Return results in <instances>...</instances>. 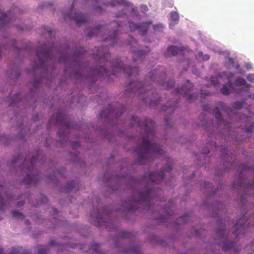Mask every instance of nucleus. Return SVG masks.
I'll use <instances>...</instances> for the list:
<instances>
[{"label":"nucleus","mask_w":254,"mask_h":254,"mask_svg":"<svg viewBox=\"0 0 254 254\" xmlns=\"http://www.w3.org/2000/svg\"><path fill=\"white\" fill-rule=\"evenodd\" d=\"M24 203H25V202L23 201H19L17 202V206L18 207H20V206L23 205Z\"/></svg>","instance_id":"bf43d9fd"},{"label":"nucleus","mask_w":254,"mask_h":254,"mask_svg":"<svg viewBox=\"0 0 254 254\" xmlns=\"http://www.w3.org/2000/svg\"><path fill=\"white\" fill-rule=\"evenodd\" d=\"M163 27V25H161V24H158V25H154V26H153V28H154V29L155 30H156L158 28H160H160H162Z\"/></svg>","instance_id":"6e6d98bb"},{"label":"nucleus","mask_w":254,"mask_h":254,"mask_svg":"<svg viewBox=\"0 0 254 254\" xmlns=\"http://www.w3.org/2000/svg\"><path fill=\"white\" fill-rule=\"evenodd\" d=\"M243 105V102H236L233 103V107L236 110H240L242 108Z\"/></svg>","instance_id":"72a5a7b5"},{"label":"nucleus","mask_w":254,"mask_h":254,"mask_svg":"<svg viewBox=\"0 0 254 254\" xmlns=\"http://www.w3.org/2000/svg\"><path fill=\"white\" fill-rule=\"evenodd\" d=\"M21 247L13 248L11 252L8 254H29V251L21 252Z\"/></svg>","instance_id":"bb28decb"},{"label":"nucleus","mask_w":254,"mask_h":254,"mask_svg":"<svg viewBox=\"0 0 254 254\" xmlns=\"http://www.w3.org/2000/svg\"><path fill=\"white\" fill-rule=\"evenodd\" d=\"M235 84L236 86H245L244 90L247 92H249V88L251 87V85L247 83L245 79L241 77L236 78Z\"/></svg>","instance_id":"412c9836"},{"label":"nucleus","mask_w":254,"mask_h":254,"mask_svg":"<svg viewBox=\"0 0 254 254\" xmlns=\"http://www.w3.org/2000/svg\"><path fill=\"white\" fill-rule=\"evenodd\" d=\"M164 75V73H159L158 70L155 69L149 72V80L163 87L166 89L172 88L174 86V81L171 80L166 83H164L162 80V77Z\"/></svg>","instance_id":"6e6552de"},{"label":"nucleus","mask_w":254,"mask_h":254,"mask_svg":"<svg viewBox=\"0 0 254 254\" xmlns=\"http://www.w3.org/2000/svg\"><path fill=\"white\" fill-rule=\"evenodd\" d=\"M167 164L162 171L159 172H149L144 175L143 180L147 185L154 186L155 184H159L164 179V172H170L172 169V160L167 159Z\"/></svg>","instance_id":"423d86ee"},{"label":"nucleus","mask_w":254,"mask_h":254,"mask_svg":"<svg viewBox=\"0 0 254 254\" xmlns=\"http://www.w3.org/2000/svg\"><path fill=\"white\" fill-rule=\"evenodd\" d=\"M20 156H18L11 161V165H14L19 159Z\"/></svg>","instance_id":"864d4df0"},{"label":"nucleus","mask_w":254,"mask_h":254,"mask_svg":"<svg viewBox=\"0 0 254 254\" xmlns=\"http://www.w3.org/2000/svg\"><path fill=\"white\" fill-rule=\"evenodd\" d=\"M133 43H134V44H137V42L135 40H134V39H133V40L132 41V43H129L128 44V45H132Z\"/></svg>","instance_id":"e2e57ef3"},{"label":"nucleus","mask_w":254,"mask_h":254,"mask_svg":"<svg viewBox=\"0 0 254 254\" xmlns=\"http://www.w3.org/2000/svg\"><path fill=\"white\" fill-rule=\"evenodd\" d=\"M99 245L98 244H93L91 245L90 249L93 250L94 252L100 253L99 251Z\"/></svg>","instance_id":"e433bc0d"},{"label":"nucleus","mask_w":254,"mask_h":254,"mask_svg":"<svg viewBox=\"0 0 254 254\" xmlns=\"http://www.w3.org/2000/svg\"><path fill=\"white\" fill-rule=\"evenodd\" d=\"M182 48H179L174 46H169L167 50V51L165 53V55L166 57H170L171 56H175L178 53L182 52Z\"/></svg>","instance_id":"6ab92c4d"},{"label":"nucleus","mask_w":254,"mask_h":254,"mask_svg":"<svg viewBox=\"0 0 254 254\" xmlns=\"http://www.w3.org/2000/svg\"><path fill=\"white\" fill-rule=\"evenodd\" d=\"M137 253V254L138 253V249H137L136 250H135L134 251H132V252H131V254H134V253Z\"/></svg>","instance_id":"69168bd1"},{"label":"nucleus","mask_w":254,"mask_h":254,"mask_svg":"<svg viewBox=\"0 0 254 254\" xmlns=\"http://www.w3.org/2000/svg\"><path fill=\"white\" fill-rule=\"evenodd\" d=\"M112 69L109 71L104 66L93 70V73L97 76H108L110 74L118 76L120 73L126 74L129 78L135 77L138 74V69L135 67H125L119 59L112 61L111 63Z\"/></svg>","instance_id":"20e7f679"},{"label":"nucleus","mask_w":254,"mask_h":254,"mask_svg":"<svg viewBox=\"0 0 254 254\" xmlns=\"http://www.w3.org/2000/svg\"><path fill=\"white\" fill-rule=\"evenodd\" d=\"M74 185V182L71 181L68 183L66 187V191L67 192L72 190Z\"/></svg>","instance_id":"c9c22d12"},{"label":"nucleus","mask_w":254,"mask_h":254,"mask_svg":"<svg viewBox=\"0 0 254 254\" xmlns=\"http://www.w3.org/2000/svg\"><path fill=\"white\" fill-rule=\"evenodd\" d=\"M125 106L121 105H119L115 109H113L111 105H109L106 109L101 111L100 114V118L107 119L114 116L116 118H118L125 112Z\"/></svg>","instance_id":"1a4fd4ad"},{"label":"nucleus","mask_w":254,"mask_h":254,"mask_svg":"<svg viewBox=\"0 0 254 254\" xmlns=\"http://www.w3.org/2000/svg\"><path fill=\"white\" fill-rule=\"evenodd\" d=\"M54 51L55 47L53 45L49 47H47L46 45H39L36 52L37 60L34 62L35 64L34 69L44 67L46 63L52 60V54Z\"/></svg>","instance_id":"39448f33"},{"label":"nucleus","mask_w":254,"mask_h":254,"mask_svg":"<svg viewBox=\"0 0 254 254\" xmlns=\"http://www.w3.org/2000/svg\"><path fill=\"white\" fill-rule=\"evenodd\" d=\"M201 94L202 95H208L210 94V93L209 92H204V93H203V91L201 90Z\"/></svg>","instance_id":"680f3d73"},{"label":"nucleus","mask_w":254,"mask_h":254,"mask_svg":"<svg viewBox=\"0 0 254 254\" xmlns=\"http://www.w3.org/2000/svg\"><path fill=\"white\" fill-rule=\"evenodd\" d=\"M8 136L5 135H0V144L7 145Z\"/></svg>","instance_id":"2f4dec72"},{"label":"nucleus","mask_w":254,"mask_h":254,"mask_svg":"<svg viewBox=\"0 0 254 254\" xmlns=\"http://www.w3.org/2000/svg\"><path fill=\"white\" fill-rule=\"evenodd\" d=\"M163 211L165 216L167 215H172L173 214V212L170 207H164L163 208Z\"/></svg>","instance_id":"f704fd0d"},{"label":"nucleus","mask_w":254,"mask_h":254,"mask_svg":"<svg viewBox=\"0 0 254 254\" xmlns=\"http://www.w3.org/2000/svg\"><path fill=\"white\" fill-rule=\"evenodd\" d=\"M203 110L205 112H207L208 113L210 112V109L208 105H204L203 106Z\"/></svg>","instance_id":"a18cd8bd"},{"label":"nucleus","mask_w":254,"mask_h":254,"mask_svg":"<svg viewBox=\"0 0 254 254\" xmlns=\"http://www.w3.org/2000/svg\"><path fill=\"white\" fill-rule=\"evenodd\" d=\"M86 51L83 50L82 48H80L77 51L74 53V56L76 58H80L81 56L84 55L85 54Z\"/></svg>","instance_id":"7c9ffc66"},{"label":"nucleus","mask_w":254,"mask_h":254,"mask_svg":"<svg viewBox=\"0 0 254 254\" xmlns=\"http://www.w3.org/2000/svg\"><path fill=\"white\" fill-rule=\"evenodd\" d=\"M165 121L167 127H171V124L169 123L170 121L168 118H166Z\"/></svg>","instance_id":"5fc2aeb1"},{"label":"nucleus","mask_w":254,"mask_h":254,"mask_svg":"<svg viewBox=\"0 0 254 254\" xmlns=\"http://www.w3.org/2000/svg\"><path fill=\"white\" fill-rule=\"evenodd\" d=\"M131 51L133 53L132 57L133 62L134 63L142 61L143 60V58L147 54V53L149 51V50H147L146 51L142 50H136L134 49V48L132 47H131Z\"/></svg>","instance_id":"f3484780"},{"label":"nucleus","mask_w":254,"mask_h":254,"mask_svg":"<svg viewBox=\"0 0 254 254\" xmlns=\"http://www.w3.org/2000/svg\"><path fill=\"white\" fill-rule=\"evenodd\" d=\"M6 203V201H4L3 198L1 197V195H0V210H2L4 209L5 204Z\"/></svg>","instance_id":"4c0bfd02"},{"label":"nucleus","mask_w":254,"mask_h":254,"mask_svg":"<svg viewBox=\"0 0 254 254\" xmlns=\"http://www.w3.org/2000/svg\"><path fill=\"white\" fill-rule=\"evenodd\" d=\"M11 213H12V216L14 217L18 218L21 219H23L24 218V215L22 213L19 212V211H12Z\"/></svg>","instance_id":"c756f323"},{"label":"nucleus","mask_w":254,"mask_h":254,"mask_svg":"<svg viewBox=\"0 0 254 254\" xmlns=\"http://www.w3.org/2000/svg\"><path fill=\"white\" fill-rule=\"evenodd\" d=\"M0 254H3V250L2 248H0Z\"/></svg>","instance_id":"774afa93"},{"label":"nucleus","mask_w":254,"mask_h":254,"mask_svg":"<svg viewBox=\"0 0 254 254\" xmlns=\"http://www.w3.org/2000/svg\"><path fill=\"white\" fill-rule=\"evenodd\" d=\"M171 20L173 21L174 23H171L170 26H174L176 24L179 20V14L176 11H172L170 13Z\"/></svg>","instance_id":"a878e982"},{"label":"nucleus","mask_w":254,"mask_h":254,"mask_svg":"<svg viewBox=\"0 0 254 254\" xmlns=\"http://www.w3.org/2000/svg\"><path fill=\"white\" fill-rule=\"evenodd\" d=\"M241 120L245 122V127L247 132H252L254 129V122L252 121V119L250 117H244L242 118Z\"/></svg>","instance_id":"aec40b11"},{"label":"nucleus","mask_w":254,"mask_h":254,"mask_svg":"<svg viewBox=\"0 0 254 254\" xmlns=\"http://www.w3.org/2000/svg\"><path fill=\"white\" fill-rule=\"evenodd\" d=\"M130 234H131L130 233L123 231V232H121V233L120 234V236H121V237H122L123 238H128L130 236Z\"/></svg>","instance_id":"a19ab883"},{"label":"nucleus","mask_w":254,"mask_h":254,"mask_svg":"<svg viewBox=\"0 0 254 254\" xmlns=\"http://www.w3.org/2000/svg\"><path fill=\"white\" fill-rule=\"evenodd\" d=\"M39 81L37 80H35L33 83V85L34 88H37L39 85Z\"/></svg>","instance_id":"de8ad7c7"},{"label":"nucleus","mask_w":254,"mask_h":254,"mask_svg":"<svg viewBox=\"0 0 254 254\" xmlns=\"http://www.w3.org/2000/svg\"><path fill=\"white\" fill-rule=\"evenodd\" d=\"M193 85L190 80H188L187 82L180 88H177L176 92L184 96H186L189 102L193 101L197 97V95L193 93L189 94L190 90L193 87Z\"/></svg>","instance_id":"9d476101"},{"label":"nucleus","mask_w":254,"mask_h":254,"mask_svg":"<svg viewBox=\"0 0 254 254\" xmlns=\"http://www.w3.org/2000/svg\"><path fill=\"white\" fill-rule=\"evenodd\" d=\"M71 145L73 148H76L80 146V143L79 142L75 141L72 143Z\"/></svg>","instance_id":"49530a36"},{"label":"nucleus","mask_w":254,"mask_h":254,"mask_svg":"<svg viewBox=\"0 0 254 254\" xmlns=\"http://www.w3.org/2000/svg\"><path fill=\"white\" fill-rule=\"evenodd\" d=\"M175 108H174V107H172V106H170V107H166V106H164L163 108H162V110L164 112H166V111H171L172 112L174 111Z\"/></svg>","instance_id":"37998d69"},{"label":"nucleus","mask_w":254,"mask_h":254,"mask_svg":"<svg viewBox=\"0 0 254 254\" xmlns=\"http://www.w3.org/2000/svg\"><path fill=\"white\" fill-rule=\"evenodd\" d=\"M95 9L96 10H99L101 9V8L99 6H96V7H95Z\"/></svg>","instance_id":"338daca9"},{"label":"nucleus","mask_w":254,"mask_h":254,"mask_svg":"<svg viewBox=\"0 0 254 254\" xmlns=\"http://www.w3.org/2000/svg\"><path fill=\"white\" fill-rule=\"evenodd\" d=\"M117 30L114 31L112 34H111L109 37H106L103 39L104 41H112V44L113 45H114L115 42L117 41Z\"/></svg>","instance_id":"393cba45"},{"label":"nucleus","mask_w":254,"mask_h":254,"mask_svg":"<svg viewBox=\"0 0 254 254\" xmlns=\"http://www.w3.org/2000/svg\"><path fill=\"white\" fill-rule=\"evenodd\" d=\"M53 4L52 2H48L47 3H45L44 6L46 8H48V7H50V6H51Z\"/></svg>","instance_id":"4d7b16f0"},{"label":"nucleus","mask_w":254,"mask_h":254,"mask_svg":"<svg viewBox=\"0 0 254 254\" xmlns=\"http://www.w3.org/2000/svg\"><path fill=\"white\" fill-rule=\"evenodd\" d=\"M240 167L241 172H240V179L238 183L239 186L240 187H244V188H247V189H248V188L249 189H254V182L252 184H250L245 185L243 183L244 180L242 179V176L243 175V174L245 172L246 173H248V174H249V173L254 174V166L250 167V166H248L247 165H246L245 164H242L240 166Z\"/></svg>","instance_id":"9b49d317"},{"label":"nucleus","mask_w":254,"mask_h":254,"mask_svg":"<svg viewBox=\"0 0 254 254\" xmlns=\"http://www.w3.org/2000/svg\"><path fill=\"white\" fill-rule=\"evenodd\" d=\"M151 23V21L142 22L139 24L130 22H129V27L131 32L138 30L140 33L141 35L144 36L147 34L148 27Z\"/></svg>","instance_id":"f8f14e48"},{"label":"nucleus","mask_w":254,"mask_h":254,"mask_svg":"<svg viewBox=\"0 0 254 254\" xmlns=\"http://www.w3.org/2000/svg\"><path fill=\"white\" fill-rule=\"evenodd\" d=\"M209 152H210V150H206L205 148H203L202 151V153L203 154H207Z\"/></svg>","instance_id":"13d9d810"},{"label":"nucleus","mask_w":254,"mask_h":254,"mask_svg":"<svg viewBox=\"0 0 254 254\" xmlns=\"http://www.w3.org/2000/svg\"><path fill=\"white\" fill-rule=\"evenodd\" d=\"M216 234L219 239H222L225 236L226 234V231L225 230L219 229L217 230Z\"/></svg>","instance_id":"473e14b6"},{"label":"nucleus","mask_w":254,"mask_h":254,"mask_svg":"<svg viewBox=\"0 0 254 254\" xmlns=\"http://www.w3.org/2000/svg\"><path fill=\"white\" fill-rule=\"evenodd\" d=\"M244 218H243L242 219L239 220V222L234 226L235 231L233 232V233L236 236L237 238L239 237L241 234L244 235L245 228L244 224L242 223V222L244 221Z\"/></svg>","instance_id":"a211bd4d"},{"label":"nucleus","mask_w":254,"mask_h":254,"mask_svg":"<svg viewBox=\"0 0 254 254\" xmlns=\"http://www.w3.org/2000/svg\"><path fill=\"white\" fill-rule=\"evenodd\" d=\"M211 82H212V84L214 86H216L219 84L218 79L216 77H211Z\"/></svg>","instance_id":"79ce46f5"},{"label":"nucleus","mask_w":254,"mask_h":254,"mask_svg":"<svg viewBox=\"0 0 254 254\" xmlns=\"http://www.w3.org/2000/svg\"><path fill=\"white\" fill-rule=\"evenodd\" d=\"M141 11L143 12H145L148 10V8L146 5H142L141 7Z\"/></svg>","instance_id":"603ef678"},{"label":"nucleus","mask_w":254,"mask_h":254,"mask_svg":"<svg viewBox=\"0 0 254 254\" xmlns=\"http://www.w3.org/2000/svg\"><path fill=\"white\" fill-rule=\"evenodd\" d=\"M233 67H235L236 69H239L240 68V66L238 64H236V65L234 64V66H233Z\"/></svg>","instance_id":"052dcab7"},{"label":"nucleus","mask_w":254,"mask_h":254,"mask_svg":"<svg viewBox=\"0 0 254 254\" xmlns=\"http://www.w3.org/2000/svg\"><path fill=\"white\" fill-rule=\"evenodd\" d=\"M49 252V247L45 246H42L38 250L39 254H48Z\"/></svg>","instance_id":"c85d7f7f"},{"label":"nucleus","mask_w":254,"mask_h":254,"mask_svg":"<svg viewBox=\"0 0 254 254\" xmlns=\"http://www.w3.org/2000/svg\"><path fill=\"white\" fill-rule=\"evenodd\" d=\"M41 198H42V203H45L47 202V198L46 196L42 194L41 195Z\"/></svg>","instance_id":"09e8293b"},{"label":"nucleus","mask_w":254,"mask_h":254,"mask_svg":"<svg viewBox=\"0 0 254 254\" xmlns=\"http://www.w3.org/2000/svg\"><path fill=\"white\" fill-rule=\"evenodd\" d=\"M162 191L158 189H150L148 187H145L143 191L138 192L137 198L133 200H128L126 202L125 209L128 211L136 210L139 205H142L149 209L151 207V202L154 200L161 201L162 199L159 195L162 194Z\"/></svg>","instance_id":"f03ea898"},{"label":"nucleus","mask_w":254,"mask_h":254,"mask_svg":"<svg viewBox=\"0 0 254 254\" xmlns=\"http://www.w3.org/2000/svg\"><path fill=\"white\" fill-rule=\"evenodd\" d=\"M203 186L204 188H211L212 187V185L211 183L205 181L203 183Z\"/></svg>","instance_id":"c03bdc74"},{"label":"nucleus","mask_w":254,"mask_h":254,"mask_svg":"<svg viewBox=\"0 0 254 254\" xmlns=\"http://www.w3.org/2000/svg\"><path fill=\"white\" fill-rule=\"evenodd\" d=\"M233 89V85L232 81L227 82L221 89V92L224 95H228Z\"/></svg>","instance_id":"4be33fe9"},{"label":"nucleus","mask_w":254,"mask_h":254,"mask_svg":"<svg viewBox=\"0 0 254 254\" xmlns=\"http://www.w3.org/2000/svg\"><path fill=\"white\" fill-rule=\"evenodd\" d=\"M131 126H139L145 132V135L142 137L141 143L135 150L138 155L137 163L140 165L145 164L147 161L153 159L155 156L163 154L164 151L150 140L155 136L154 127L155 123L150 119L145 120L141 123L137 117L134 116L131 117Z\"/></svg>","instance_id":"f257e3e1"},{"label":"nucleus","mask_w":254,"mask_h":254,"mask_svg":"<svg viewBox=\"0 0 254 254\" xmlns=\"http://www.w3.org/2000/svg\"><path fill=\"white\" fill-rule=\"evenodd\" d=\"M234 76V73H232V72L227 73L226 72H223L220 73L219 74L218 77L220 78L226 77L227 80V82H230V81H231V79L233 78V77Z\"/></svg>","instance_id":"b1692460"},{"label":"nucleus","mask_w":254,"mask_h":254,"mask_svg":"<svg viewBox=\"0 0 254 254\" xmlns=\"http://www.w3.org/2000/svg\"><path fill=\"white\" fill-rule=\"evenodd\" d=\"M30 157L28 156L26 158L23 162L22 170L26 169L29 172L27 174V176L25 177L23 180L24 183L29 185L31 184H35L38 182V175H31L30 174L34 168L35 164L37 161V158L36 157H32V158L29 161Z\"/></svg>","instance_id":"0eeeda50"},{"label":"nucleus","mask_w":254,"mask_h":254,"mask_svg":"<svg viewBox=\"0 0 254 254\" xmlns=\"http://www.w3.org/2000/svg\"><path fill=\"white\" fill-rule=\"evenodd\" d=\"M44 30V33L46 34V33H47L50 37L51 38L53 35V32L51 28L49 27H45Z\"/></svg>","instance_id":"ea45409f"},{"label":"nucleus","mask_w":254,"mask_h":254,"mask_svg":"<svg viewBox=\"0 0 254 254\" xmlns=\"http://www.w3.org/2000/svg\"><path fill=\"white\" fill-rule=\"evenodd\" d=\"M102 27V25H99L98 26L96 27L92 30V31L88 33L87 36L89 37H92L94 36L97 35Z\"/></svg>","instance_id":"cd10ccee"},{"label":"nucleus","mask_w":254,"mask_h":254,"mask_svg":"<svg viewBox=\"0 0 254 254\" xmlns=\"http://www.w3.org/2000/svg\"><path fill=\"white\" fill-rule=\"evenodd\" d=\"M60 62L63 61L65 64H66L68 62L67 58L66 57H64V58L61 57L60 59Z\"/></svg>","instance_id":"8fccbe9b"},{"label":"nucleus","mask_w":254,"mask_h":254,"mask_svg":"<svg viewBox=\"0 0 254 254\" xmlns=\"http://www.w3.org/2000/svg\"><path fill=\"white\" fill-rule=\"evenodd\" d=\"M94 55V58L97 62H103L106 61L108 63L107 58L110 56V53L108 52V49L107 47H100L98 48L96 53H93Z\"/></svg>","instance_id":"4468645a"},{"label":"nucleus","mask_w":254,"mask_h":254,"mask_svg":"<svg viewBox=\"0 0 254 254\" xmlns=\"http://www.w3.org/2000/svg\"><path fill=\"white\" fill-rule=\"evenodd\" d=\"M131 92L137 93L139 98L151 107L156 106L160 100V96L152 91L150 85L146 83L138 81L130 82L126 89V93Z\"/></svg>","instance_id":"7ed1b4c3"},{"label":"nucleus","mask_w":254,"mask_h":254,"mask_svg":"<svg viewBox=\"0 0 254 254\" xmlns=\"http://www.w3.org/2000/svg\"><path fill=\"white\" fill-rule=\"evenodd\" d=\"M228 63L229 64H231L232 66H234V60L233 58H229Z\"/></svg>","instance_id":"3c124183"},{"label":"nucleus","mask_w":254,"mask_h":254,"mask_svg":"<svg viewBox=\"0 0 254 254\" xmlns=\"http://www.w3.org/2000/svg\"><path fill=\"white\" fill-rule=\"evenodd\" d=\"M95 2H101L104 5L115 6L118 5H124L125 6H129V3L125 0H94Z\"/></svg>","instance_id":"dca6fc26"},{"label":"nucleus","mask_w":254,"mask_h":254,"mask_svg":"<svg viewBox=\"0 0 254 254\" xmlns=\"http://www.w3.org/2000/svg\"><path fill=\"white\" fill-rule=\"evenodd\" d=\"M189 216L188 215L185 214L182 217H181L179 219V221H181V223L185 224L187 222Z\"/></svg>","instance_id":"58836bf2"},{"label":"nucleus","mask_w":254,"mask_h":254,"mask_svg":"<svg viewBox=\"0 0 254 254\" xmlns=\"http://www.w3.org/2000/svg\"><path fill=\"white\" fill-rule=\"evenodd\" d=\"M50 245H51V246H53V245H55V242H54V241L52 240V241L50 242Z\"/></svg>","instance_id":"0e129e2a"},{"label":"nucleus","mask_w":254,"mask_h":254,"mask_svg":"<svg viewBox=\"0 0 254 254\" xmlns=\"http://www.w3.org/2000/svg\"><path fill=\"white\" fill-rule=\"evenodd\" d=\"M230 110V109L229 108L224 106L223 102H220L218 103L217 106L213 111L212 113L214 114L215 118L216 119L217 124L219 126L221 125L224 122L220 111L227 112V114L229 115Z\"/></svg>","instance_id":"ddd939ff"},{"label":"nucleus","mask_w":254,"mask_h":254,"mask_svg":"<svg viewBox=\"0 0 254 254\" xmlns=\"http://www.w3.org/2000/svg\"><path fill=\"white\" fill-rule=\"evenodd\" d=\"M234 247V243L227 241L223 242L222 245V249L225 252L231 250L233 249Z\"/></svg>","instance_id":"5701e85b"},{"label":"nucleus","mask_w":254,"mask_h":254,"mask_svg":"<svg viewBox=\"0 0 254 254\" xmlns=\"http://www.w3.org/2000/svg\"><path fill=\"white\" fill-rule=\"evenodd\" d=\"M67 117L63 114L61 112H58L57 114L56 119L55 121V118L54 117H52L50 118L49 124H51L53 123L55 124H60L61 125H65L67 128H69L70 127V125L69 123H65L64 122L66 121Z\"/></svg>","instance_id":"2eb2a0df"}]
</instances>
